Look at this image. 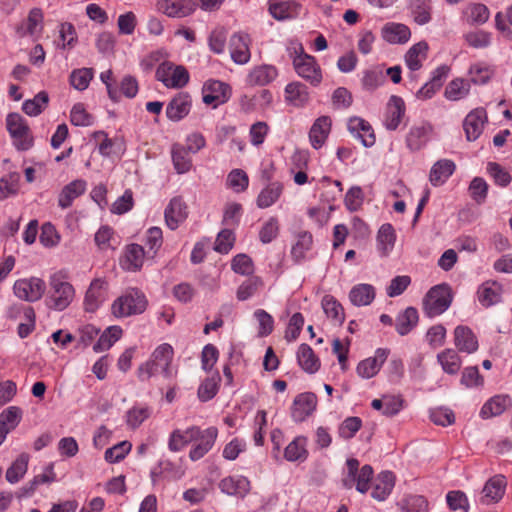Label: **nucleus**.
Masks as SVG:
<instances>
[{
	"label": "nucleus",
	"mask_w": 512,
	"mask_h": 512,
	"mask_svg": "<svg viewBox=\"0 0 512 512\" xmlns=\"http://www.w3.org/2000/svg\"><path fill=\"white\" fill-rule=\"evenodd\" d=\"M455 163L449 159H441L437 161L430 170L429 180L433 186L444 184L447 179L454 173Z\"/></svg>",
	"instance_id": "nucleus-34"
},
{
	"label": "nucleus",
	"mask_w": 512,
	"mask_h": 512,
	"mask_svg": "<svg viewBox=\"0 0 512 512\" xmlns=\"http://www.w3.org/2000/svg\"><path fill=\"white\" fill-rule=\"evenodd\" d=\"M106 282L102 279H94L85 294L84 304L87 311H95L102 297V290L104 289Z\"/></svg>",
	"instance_id": "nucleus-48"
},
{
	"label": "nucleus",
	"mask_w": 512,
	"mask_h": 512,
	"mask_svg": "<svg viewBox=\"0 0 512 512\" xmlns=\"http://www.w3.org/2000/svg\"><path fill=\"white\" fill-rule=\"evenodd\" d=\"M93 78V69L81 68L73 70L70 74V84L77 90H85Z\"/></svg>",
	"instance_id": "nucleus-60"
},
{
	"label": "nucleus",
	"mask_w": 512,
	"mask_h": 512,
	"mask_svg": "<svg viewBox=\"0 0 512 512\" xmlns=\"http://www.w3.org/2000/svg\"><path fill=\"white\" fill-rule=\"evenodd\" d=\"M284 185L280 181H274L260 191L256 199L258 208L265 209L275 204L283 193Z\"/></svg>",
	"instance_id": "nucleus-32"
},
{
	"label": "nucleus",
	"mask_w": 512,
	"mask_h": 512,
	"mask_svg": "<svg viewBox=\"0 0 512 512\" xmlns=\"http://www.w3.org/2000/svg\"><path fill=\"white\" fill-rule=\"evenodd\" d=\"M195 434L194 444L189 451V458L192 461L200 460L213 448L218 437V429L214 426L206 429L198 427V433Z\"/></svg>",
	"instance_id": "nucleus-8"
},
{
	"label": "nucleus",
	"mask_w": 512,
	"mask_h": 512,
	"mask_svg": "<svg viewBox=\"0 0 512 512\" xmlns=\"http://www.w3.org/2000/svg\"><path fill=\"white\" fill-rule=\"evenodd\" d=\"M361 85L365 91L372 92L385 82V76L379 68H371L362 72Z\"/></svg>",
	"instance_id": "nucleus-52"
},
{
	"label": "nucleus",
	"mask_w": 512,
	"mask_h": 512,
	"mask_svg": "<svg viewBox=\"0 0 512 512\" xmlns=\"http://www.w3.org/2000/svg\"><path fill=\"white\" fill-rule=\"evenodd\" d=\"M419 320L418 311L414 307H408L399 313L395 320V329L401 336H405L416 327Z\"/></svg>",
	"instance_id": "nucleus-38"
},
{
	"label": "nucleus",
	"mask_w": 512,
	"mask_h": 512,
	"mask_svg": "<svg viewBox=\"0 0 512 512\" xmlns=\"http://www.w3.org/2000/svg\"><path fill=\"white\" fill-rule=\"evenodd\" d=\"M174 356L173 347L168 343H163L155 348L150 358L137 369V376L140 381H148L152 376L161 373L165 378L170 379L175 376L171 363Z\"/></svg>",
	"instance_id": "nucleus-1"
},
{
	"label": "nucleus",
	"mask_w": 512,
	"mask_h": 512,
	"mask_svg": "<svg viewBox=\"0 0 512 512\" xmlns=\"http://www.w3.org/2000/svg\"><path fill=\"white\" fill-rule=\"evenodd\" d=\"M434 132L433 125L428 121L415 123L409 129L405 143L411 152H416L424 148L430 141Z\"/></svg>",
	"instance_id": "nucleus-11"
},
{
	"label": "nucleus",
	"mask_w": 512,
	"mask_h": 512,
	"mask_svg": "<svg viewBox=\"0 0 512 512\" xmlns=\"http://www.w3.org/2000/svg\"><path fill=\"white\" fill-rule=\"evenodd\" d=\"M203 102L216 108L227 102L231 96V88L228 84L219 80H210L203 87Z\"/></svg>",
	"instance_id": "nucleus-12"
},
{
	"label": "nucleus",
	"mask_w": 512,
	"mask_h": 512,
	"mask_svg": "<svg viewBox=\"0 0 512 512\" xmlns=\"http://www.w3.org/2000/svg\"><path fill=\"white\" fill-rule=\"evenodd\" d=\"M405 114V103L399 96L393 95L386 108L384 124L389 130H396Z\"/></svg>",
	"instance_id": "nucleus-24"
},
{
	"label": "nucleus",
	"mask_w": 512,
	"mask_h": 512,
	"mask_svg": "<svg viewBox=\"0 0 512 512\" xmlns=\"http://www.w3.org/2000/svg\"><path fill=\"white\" fill-rule=\"evenodd\" d=\"M122 332L123 331L120 326L108 327L93 345L94 352L100 353L108 350L117 340L120 339Z\"/></svg>",
	"instance_id": "nucleus-50"
},
{
	"label": "nucleus",
	"mask_w": 512,
	"mask_h": 512,
	"mask_svg": "<svg viewBox=\"0 0 512 512\" xmlns=\"http://www.w3.org/2000/svg\"><path fill=\"white\" fill-rule=\"evenodd\" d=\"M156 78L168 88H182L189 81V73L183 66L164 62L157 68Z\"/></svg>",
	"instance_id": "nucleus-7"
},
{
	"label": "nucleus",
	"mask_w": 512,
	"mask_h": 512,
	"mask_svg": "<svg viewBox=\"0 0 512 512\" xmlns=\"http://www.w3.org/2000/svg\"><path fill=\"white\" fill-rule=\"evenodd\" d=\"M163 244L162 230L159 227H151L146 232L145 245L148 247L147 257L153 258Z\"/></svg>",
	"instance_id": "nucleus-58"
},
{
	"label": "nucleus",
	"mask_w": 512,
	"mask_h": 512,
	"mask_svg": "<svg viewBox=\"0 0 512 512\" xmlns=\"http://www.w3.org/2000/svg\"><path fill=\"white\" fill-rule=\"evenodd\" d=\"M184 475V471L177 467L170 460H160L159 463L151 469L150 478L155 485L162 479L178 480Z\"/></svg>",
	"instance_id": "nucleus-26"
},
{
	"label": "nucleus",
	"mask_w": 512,
	"mask_h": 512,
	"mask_svg": "<svg viewBox=\"0 0 512 512\" xmlns=\"http://www.w3.org/2000/svg\"><path fill=\"white\" fill-rule=\"evenodd\" d=\"M252 39L249 34L236 32L229 39V52L231 59L238 65L247 64L251 59L250 46Z\"/></svg>",
	"instance_id": "nucleus-10"
},
{
	"label": "nucleus",
	"mask_w": 512,
	"mask_h": 512,
	"mask_svg": "<svg viewBox=\"0 0 512 512\" xmlns=\"http://www.w3.org/2000/svg\"><path fill=\"white\" fill-rule=\"evenodd\" d=\"M151 415V408L146 405H135L128 410L126 422L128 426L135 429L139 427Z\"/></svg>",
	"instance_id": "nucleus-57"
},
{
	"label": "nucleus",
	"mask_w": 512,
	"mask_h": 512,
	"mask_svg": "<svg viewBox=\"0 0 512 512\" xmlns=\"http://www.w3.org/2000/svg\"><path fill=\"white\" fill-rule=\"evenodd\" d=\"M487 172L494 179L495 184L506 187L512 181L510 173L496 162L487 164Z\"/></svg>",
	"instance_id": "nucleus-63"
},
{
	"label": "nucleus",
	"mask_w": 512,
	"mask_h": 512,
	"mask_svg": "<svg viewBox=\"0 0 512 512\" xmlns=\"http://www.w3.org/2000/svg\"><path fill=\"white\" fill-rule=\"evenodd\" d=\"M511 405L509 396L496 395L484 403L480 410V416L483 419L498 416L502 414Z\"/></svg>",
	"instance_id": "nucleus-36"
},
{
	"label": "nucleus",
	"mask_w": 512,
	"mask_h": 512,
	"mask_svg": "<svg viewBox=\"0 0 512 512\" xmlns=\"http://www.w3.org/2000/svg\"><path fill=\"white\" fill-rule=\"evenodd\" d=\"M506 485V479L502 475L490 478L480 492L477 502L482 505L499 502L504 496Z\"/></svg>",
	"instance_id": "nucleus-14"
},
{
	"label": "nucleus",
	"mask_w": 512,
	"mask_h": 512,
	"mask_svg": "<svg viewBox=\"0 0 512 512\" xmlns=\"http://www.w3.org/2000/svg\"><path fill=\"white\" fill-rule=\"evenodd\" d=\"M6 129L17 150L26 151L33 146L34 138L29 125L19 113L13 112L6 116Z\"/></svg>",
	"instance_id": "nucleus-5"
},
{
	"label": "nucleus",
	"mask_w": 512,
	"mask_h": 512,
	"mask_svg": "<svg viewBox=\"0 0 512 512\" xmlns=\"http://www.w3.org/2000/svg\"><path fill=\"white\" fill-rule=\"evenodd\" d=\"M396 240L395 230L389 223L383 224L377 234V247L383 256L393 249Z\"/></svg>",
	"instance_id": "nucleus-44"
},
{
	"label": "nucleus",
	"mask_w": 512,
	"mask_h": 512,
	"mask_svg": "<svg viewBox=\"0 0 512 512\" xmlns=\"http://www.w3.org/2000/svg\"><path fill=\"white\" fill-rule=\"evenodd\" d=\"M22 419V410L17 406H9L0 414V427L7 433L14 430Z\"/></svg>",
	"instance_id": "nucleus-54"
},
{
	"label": "nucleus",
	"mask_w": 512,
	"mask_h": 512,
	"mask_svg": "<svg viewBox=\"0 0 512 512\" xmlns=\"http://www.w3.org/2000/svg\"><path fill=\"white\" fill-rule=\"evenodd\" d=\"M284 97L288 104L295 107H304L310 99L307 86L299 81L291 82L286 85Z\"/></svg>",
	"instance_id": "nucleus-28"
},
{
	"label": "nucleus",
	"mask_w": 512,
	"mask_h": 512,
	"mask_svg": "<svg viewBox=\"0 0 512 512\" xmlns=\"http://www.w3.org/2000/svg\"><path fill=\"white\" fill-rule=\"evenodd\" d=\"M313 244L312 234L308 231H301L296 235V242L291 248V256L295 262H300L305 258Z\"/></svg>",
	"instance_id": "nucleus-47"
},
{
	"label": "nucleus",
	"mask_w": 512,
	"mask_h": 512,
	"mask_svg": "<svg viewBox=\"0 0 512 512\" xmlns=\"http://www.w3.org/2000/svg\"><path fill=\"white\" fill-rule=\"evenodd\" d=\"M195 433H198V426H191L186 430L175 429L168 440L169 450L171 452L181 451L186 445L195 440Z\"/></svg>",
	"instance_id": "nucleus-33"
},
{
	"label": "nucleus",
	"mask_w": 512,
	"mask_h": 512,
	"mask_svg": "<svg viewBox=\"0 0 512 512\" xmlns=\"http://www.w3.org/2000/svg\"><path fill=\"white\" fill-rule=\"evenodd\" d=\"M389 354V349L378 348L375 351L374 356L368 357L358 363L356 368L358 376L363 379H370L377 375Z\"/></svg>",
	"instance_id": "nucleus-15"
},
{
	"label": "nucleus",
	"mask_w": 512,
	"mask_h": 512,
	"mask_svg": "<svg viewBox=\"0 0 512 512\" xmlns=\"http://www.w3.org/2000/svg\"><path fill=\"white\" fill-rule=\"evenodd\" d=\"M322 307L328 318L341 324L345 319L344 310L341 304L330 295H326L322 299Z\"/></svg>",
	"instance_id": "nucleus-56"
},
{
	"label": "nucleus",
	"mask_w": 512,
	"mask_h": 512,
	"mask_svg": "<svg viewBox=\"0 0 512 512\" xmlns=\"http://www.w3.org/2000/svg\"><path fill=\"white\" fill-rule=\"evenodd\" d=\"M375 288L371 284L361 283L352 287L349 299L354 306H367L374 300Z\"/></svg>",
	"instance_id": "nucleus-39"
},
{
	"label": "nucleus",
	"mask_w": 512,
	"mask_h": 512,
	"mask_svg": "<svg viewBox=\"0 0 512 512\" xmlns=\"http://www.w3.org/2000/svg\"><path fill=\"white\" fill-rule=\"evenodd\" d=\"M317 407V397L312 392L297 395L291 408V417L295 422H303Z\"/></svg>",
	"instance_id": "nucleus-16"
},
{
	"label": "nucleus",
	"mask_w": 512,
	"mask_h": 512,
	"mask_svg": "<svg viewBox=\"0 0 512 512\" xmlns=\"http://www.w3.org/2000/svg\"><path fill=\"white\" fill-rule=\"evenodd\" d=\"M287 52L292 60L293 67L301 78L312 86H318L322 82V71L315 57L304 51L303 45L298 41H291Z\"/></svg>",
	"instance_id": "nucleus-2"
},
{
	"label": "nucleus",
	"mask_w": 512,
	"mask_h": 512,
	"mask_svg": "<svg viewBox=\"0 0 512 512\" xmlns=\"http://www.w3.org/2000/svg\"><path fill=\"white\" fill-rule=\"evenodd\" d=\"M148 305L145 294L138 288H128L111 304V313L116 318L142 314Z\"/></svg>",
	"instance_id": "nucleus-4"
},
{
	"label": "nucleus",
	"mask_w": 512,
	"mask_h": 512,
	"mask_svg": "<svg viewBox=\"0 0 512 512\" xmlns=\"http://www.w3.org/2000/svg\"><path fill=\"white\" fill-rule=\"evenodd\" d=\"M452 295L446 284L432 287L423 299L424 314L433 318L444 313L451 305Z\"/></svg>",
	"instance_id": "nucleus-6"
},
{
	"label": "nucleus",
	"mask_w": 512,
	"mask_h": 512,
	"mask_svg": "<svg viewBox=\"0 0 512 512\" xmlns=\"http://www.w3.org/2000/svg\"><path fill=\"white\" fill-rule=\"evenodd\" d=\"M300 4L294 0L272 3L269 5L270 15L277 21L296 18L300 12Z\"/></svg>",
	"instance_id": "nucleus-31"
},
{
	"label": "nucleus",
	"mask_w": 512,
	"mask_h": 512,
	"mask_svg": "<svg viewBox=\"0 0 512 512\" xmlns=\"http://www.w3.org/2000/svg\"><path fill=\"white\" fill-rule=\"evenodd\" d=\"M220 376L218 373L211 378L205 379L198 388V397L202 402L211 400L218 391Z\"/></svg>",
	"instance_id": "nucleus-61"
},
{
	"label": "nucleus",
	"mask_w": 512,
	"mask_h": 512,
	"mask_svg": "<svg viewBox=\"0 0 512 512\" xmlns=\"http://www.w3.org/2000/svg\"><path fill=\"white\" fill-rule=\"evenodd\" d=\"M74 296V287L67 281V274L64 271H57L50 276L46 298V304L50 309L63 311L71 304Z\"/></svg>",
	"instance_id": "nucleus-3"
},
{
	"label": "nucleus",
	"mask_w": 512,
	"mask_h": 512,
	"mask_svg": "<svg viewBox=\"0 0 512 512\" xmlns=\"http://www.w3.org/2000/svg\"><path fill=\"white\" fill-rule=\"evenodd\" d=\"M219 488L227 495L244 497L250 490V482L244 476H228L220 481Z\"/></svg>",
	"instance_id": "nucleus-27"
},
{
	"label": "nucleus",
	"mask_w": 512,
	"mask_h": 512,
	"mask_svg": "<svg viewBox=\"0 0 512 512\" xmlns=\"http://www.w3.org/2000/svg\"><path fill=\"white\" fill-rule=\"evenodd\" d=\"M190 108V96L186 93H179L167 105L166 115L172 121H179L189 113Z\"/></svg>",
	"instance_id": "nucleus-30"
},
{
	"label": "nucleus",
	"mask_w": 512,
	"mask_h": 512,
	"mask_svg": "<svg viewBox=\"0 0 512 512\" xmlns=\"http://www.w3.org/2000/svg\"><path fill=\"white\" fill-rule=\"evenodd\" d=\"M168 228L176 230L188 217V207L181 197H174L164 211Z\"/></svg>",
	"instance_id": "nucleus-17"
},
{
	"label": "nucleus",
	"mask_w": 512,
	"mask_h": 512,
	"mask_svg": "<svg viewBox=\"0 0 512 512\" xmlns=\"http://www.w3.org/2000/svg\"><path fill=\"white\" fill-rule=\"evenodd\" d=\"M502 293V285L496 281L489 280L479 286L477 297L479 303L483 307L488 308L501 302Z\"/></svg>",
	"instance_id": "nucleus-23"
},
{
	"label": "nucleus",
	"mask_w": 512,
	"mask_h": 512,
	"mask_svg": "<svg viewBox=\"0 0 512 512\" xmlns=\"http://www.w3.org/2000/svg\"><path fill=\"white\" fill-rule=\"evenodd\" d=\"M411 15L419 25H424L431 20V0H411Z\"/></svg>",
	"instance_id": "nucleus-49"
},
{
	"label": "nucleus",
	"mask_w": 512,
	"mask_h": 512,
	"mask_svg": "<svg viewBox=\"0 0 512 512\" xmlns=\"http://www.w3.org/2000/svg\"><path fill=\"white\" fill-rule=\"evenodd\" d=\"M411 36L410 29L400 23H387L382 29V37L389 43H406Z\"/></svg>",
	"instance_id": "nucleus-37"
},
{
	"label": "nucleus",
	"mask_w": 512,
	"mask_h": 512,
	"mask_svg": "<svg viewBox=\"0 0 512 512\" xmlns=\"http://www.w3.org/2000/svg\"><path fill=\"white\" fill-rule=\"evenodd\" d=\"M487 121L485 109L476 108L470 111L463 122V129L468 141H475L483 132L484 124Z\"/></svg>",
	"instance_id": "nucleus-18"
},
{
	"label": "nucleus",
	"mask_w": 512,
	"mask_h": 512,
	"mask_svg": "<svg viewBox=\"0 0 512 512\" xmlns=\"http://www.w3.org/2000/svg\"><path fill=\"white\" fill-rule=\"evenodd\" d=\"M460 382L466 388L481 387L484 384V378L480 375L477 366H469L462 371Z\"/></svg>",
	"instance_id": "nucleus-62"
},
{
	"label": "nucleus",
	"mask_w": 512,
	"mask_h": 512,
	"mask_svg": "<svg viewBox=\"0 0 512 512\" xmlns=\"http://www.w3.org/2000/svg\"><path fill=\"white\" fill-rule=\"evenodd\" d=\"M307 438L304 436L296 437L292 442L288 444L284 451V457L287 461H304L308 456L306 449Z\"/></svg>",
	"instance_id": "nucleus-43"
},
{
	"label": "nucleus",
	"mask_w": 512,
	"mask_h": 512,
	"mask_svg": "<svg viewBox=\"0 0 512 512\" xmlns=\"http://www.w3.org/2000/svg\"><path fill=\"white\" fill-rule=\"evenodd\" d=\"M470 92V83L464 79L452 80L445 89V97L450 101H458L465 98Z\"/></svg>",
	"instance_id": "nucleus-51"
},
{
	"label": "nucleus",
	"mask_w": 512,
	"mask_h": 512,
	"mask_svg": "<svg viewBox=\"0 0 512 512\" xmlns=\"http://www.w3.org/2000/svg\"><path fill=\"white\" fill-rule=\"evenodd\" d=\"M190 151L187 147L180 144H174L172 146L171 155L175 170L179 174L186 173L192 166V160L189 156Z\"/></svg>",
	"instance_id": "nucleus-45"
},
{
	"label": "nucleus",
	"mask_w": 512,
	"mask_h": 512,
	"mask_svg": "<svg viewBox=\"0 0 512 512\" xmlns=\"http://www.w3.org/2000/svg\"><path fill=\"white\" fill-rule=\"evenodd\" d=\"M13 290L19 299L35 302L43 296L46 284L41 278L37 277L19 279L14 283Z\"/></svg>",
	"instance_id": "nucleus-9"
},
{
	"label": "nucleus",
	"mask_w": 512,
	"mask_h": 512,
	"mask_svg": "<svg viewBox=\"0 0 512 512\" xmlns=\"http://www.w3.org/2000/svg\"><path fill=\"white\" fill-rule=\"evenodd\" d=\"M402 507L406 512H428L429 510L427 499L421 495H409L405 497Z\"/></svg>",
	"instance_id": "nucleus-64"
},
{
	"label": "nucleus",
	"mask_w": 512,
	"mask_h": 512,
	"mask_svg": "<svg viewBox=\"0 0 512 512\" xmlns=\"http://www.w3.org/2000/svg\"><path fill=\"white\" fill-rule=\"evenodd\" d=\"M348 130L351 135L359 139L365 147H372L376 138L374 131L366 120L360 117H352L348 121Z\"/></svg>",
	"instance_id": "nucleus-21"
},
{
	"label": "nucleus",
	"mask_w": 512,
	"mask_h": 512,
	"mask_svg": "<svg viewBox=\"0 0 512 512\" xmlns=\"http://www.w3.org/2000/svg\"><path fill=\"white\" fill-rule=\"evenodd\" d=\"M48 101V94L45 91H41L36 94L34 98L24 101L22 104V110L29 116H37L45 109Z\"/></svg>",
	"instance_id": "nucleus-53"
},
{
	"label": "nucleus",
	"mask_w": 512,
	"mask_h": 512,
	"mask_svg": "<svg viewBox=\"0 0 512 512\" xmlns=\"http://www.w3.org/2000/svg\"><path fill=\"white\" fill-rule=\"evenodd\" d=\"M156 9L170 18H184L195 11L196 2L194 0H157Z\"/></svg>",
	"instance_id": "nucleus-13"
},
{
	"label": "nucleus",
	"mask_w": 512,
	"mask_h": 512,
	"mask_svg": "<svg viewBox=\"0 0 512 512\" xmlns=\"http://www.w3.org/2000/svg\"><path fill=\"white\" fill-rule=\"evenodd\" d=\"M297 359L302 369L308 373H315L320 367L319 359L316 357L313 349L307 344L300 345Z\"/></svg>",
	"instance_id": "nucleus-42"
},
{
	"label": "nucleus",
	"mask_w": 512,
	"mask_h": 512,
	"mask_svg": "<svg viewBox=\"0 0 512 512\" xmlns=\"http://www.w3.org/2000/svg\"><path fill=\"white\" fill-rule=\"evenodd\" d=\"M86 191V182L81 179L74 180L67 184L59 194L58 205L66 209L72 202Z\"/></svg>",
	"instance_id": "nucleus-35"
},
{
	"label": "nucleus",
	"mask_w": 512,
	"mask_h": 512,
	"mask_svg": "<svg viewBox=\"0 0 512 512\" xmlns=\"http://www.w3.org/2000/svg\"><path fill=\"white\" fill-rule=\"evenodd\" d=\"M332 127V119L323 115L318 117L312 124L309 131V141L315 149L321 148L326 142Z\"/></svg>",
	"instance_id": "nucleus-22"
},
{
	"label": "nucleus",
	"mask_w": 512,
	"mask_h": 512,
	"mask_svg": "<svg viewBox=\"0 0 512 512\" xmlns=\"http://www.w3.org/2000/svg\"><path fill=\"white\" fill-rule=\"evenodd\" d=\"M469 75L472 83L484 85L492 78L494 70L488 64L479 62L471 65Z\"/></svg>",
	"instance_id": "nucleus-55"
},
{
	"label": "nucleus",
	"mask_w": 512,
	"mask_h": 512,
	"mask_svg": "<svg viewBox=\"0 0 512 512\" xmlns=\"http://www.w3.org/2000/svg\"><path fill=\"white\" fill-rule=\"evenodd\" d=\"M20 174L11 172L0 179L1 198H7L15 195L19 189Z\"/></svg>",
	"instance_id": "nucleus-59"
},
{
	"label": "nucleus",
	"mask_w": 512,
	"mask_h": 512,
	"mask_svg": "<svg viewBox=\"0 0 512 512\" xmlns=\"http://www.w3.org/2000/svg\"><path fill=\"white\" fill-rule=\"evenodd\" d=\"M437 360L443 371L450 375L457 374L462 365V360L458 352L451 348H447L440 352L437 355Z\"/></svg>",
	"instance_id": "nucleus-40"
},
{
	"label": "nucleus",
	"mask_w": 512,
	"mask_h": 512,
	"mask_svg": "<svg viewBox=\"0 0 512 512\" xmlns=\"http://www.w3.org/2000/svg\"><path fill=\"white\" fill-rule=\"evenodd\" d=\"M395 484L394 474L390 471H383L374 480L371 496L377 501H384L392 492Z\"/></svg>",
	"instance_id": "nucleus-29"
},
{
	"label": "nucleus",
	"mask_w": 512,
	"mask_h": 512,
	"mask_svg": "<svg viewBox=\"0 0 512 512\" xmlns=\"http://www.w3.org/2000/svg\"><path fill=\"white\" fill-rule=\"evenodd\" d=\"M454 345L458 352L466 354L475 353L479 348L477 336L465 325H458L454 329Z\"/></svg>",
	"instance_id": "nucleus-19"
},
{
	"label": "nucleus",
	"mask_w": 512,
	"mask_h": 512,
	"mask_svg": "<svg viewBox=\"0 0 512 512\" xmlns=\"http://www.w3.org/2000/svg\"><path fill=\"white\" fill-rule=\"evenodd\" d=\"M28 463L29 455L27 453L20 454L7 469L5 474L6 480L11 484L19 482L28 470Z\"/></svg>",
	"instance_id": "nucleus-46"
},
{
	"label": "nucleus",
	"mask_w": 512,
	"mask_h": 512,
	"mask_svg": "<svg viewBox=\"0 0 512 512\" xmlns=\"http://www.w3.org/2000/svg\"><path fill=\"white\" fill-rule=\"evenodd\" d=\"M145 255H147V253L141 245L135 243L130 244L126 247L120 264L124 270L136 272L142 268Z\"/></svg>",
	"instance_id": "nucleus-25"
},
{
	"label": "nucleus",
	"mask_w": 512,
	"mask_h": 512,
	"mask_svg": "<svg viewBox=\"0 0 512 512\" xmlns=\"http://www.w3.org/2000/svg\"><path fill=\"white\" fill-rule=\"evenodd\" d=\"M428 44L420 41L414 44L405 55L407 67L412 71H417L422 67V62L427 58Z\"/></svg>",
	"instance_id": "nucleus-41"
},
{
	"label": "nucleus",
	"mask_w": 512,
	"mask_h": 512,
	"mask_svg": "<svg viewBox=\"0 0 512 512\" xmlns=\"http://www.w3.org/2000/svg\"><path fill=\"white\" fill-rule=\"evenodd\" d=\"M278 76V69L270 64H261L250 69L246 83L250 86H266Z\"/></svg>",
	"instance_id": "nucleus-20"
}]
</instances>
